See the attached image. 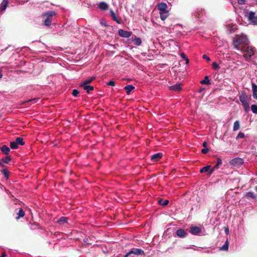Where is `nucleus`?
<instances>
[{
    "label": "nucleus",
    "mask_w": 257,
    "mask_h": 257,
    "mask_svg": "<svg viewBox=\"0 0 257 257\" xmlns=\"http://www.w3.org/2000/svg\"><path fill=\"white\" fill-rule=\"evenodd\" d=\"M239 99L245 111L247 113L249 111L250 109L249 103L247 102V95L245 92H242L239 96Z\"/></svg>",
    "instance_id": "f257e3e1"
},
{
    "label": "nucleus",
    "mask_w": 257,
    "mask_h": 257,
    "mask_svg": "<svg viewBox=\"0 0 257 257\" xmlns=\"http://www.w3.org/2000/svg\"><path fill=\"white\" fill-rule=\"evenodd\" d=\"M55 13L53 11H48L43 16L46 17V19L44 20V24L46 26H49L52 23L53 16L55 15Z\"/></svg>",
    "instance_id": "f03ea898"
},
{
    "label": "nucleus",
    "mask_w": 257,
    "mask_h": 257,
    "mask_svg": "<svg viewBox=\"0 0 257 257\" xmlns=\"http://www.w3.org/2000/svg\"><path fill=\"white\" fill-rule=\"evenodd\" d=\"M245 38L243 37H239L236 39H234L232 42V45H233L234 48L235 49L239 50V46L244 44L245 43Z\"/></svg>",
    "instance_id": "7ed1b4c3"
},
{
    "label": "nucleus",
    "mask_w": 257,
    "mask_h": 257,
    "mask_svg": "<svg viewBox=\"0 0 257 257\" xmlns=\"http://www.w3.org/2000/svg\"><path fill=\"white\" fill-rule=\"evenodd\" d=\"M241 51H244L245 53L243 55V57H244L246 59L250 58L251 56L254 54L253 48L250 47H247L245 50H243L242 49H241Z\"/></svg>",
    "instance_id": "20e7f679"
},
{
    "label": "nucleus",
    "mask_w": 257,
    "mask_h": 257,
    "mask_svg": "<svg viewBox=\"0 0 257 257\" xmlns=\"http://www.w3.org/2000/svg\"><path fill=\"white\" fill-rule=\"evenodd\" d=\"M230 164L235 167H239L243 164V160L240 158H236L230 161Z\"/></svg>",
    "instance_id": "39448f33"
},
{
    "label": "nucleus",
    "mask_w": 257,
    "mask_h": 257,
    "mask_svg": "<svg viewBox=\"0 0 257 257\" xmlns=\"http://www.w3.org/2000/svg\"><path fill=\"white\" fill-rule=\"evenodd\" d=\"M248 21L254 25H257V17H255V13L250 12L248 16Z\"/></svg>",
    "instance_id": "423d86ee"
},
{
    "label": "nucleus",
    "mask_w": 257,
    "mask_h": 257,
    "mask_svg": "<svg viewBox=\"0 0 257 257\" xmlns=\"http://www.w3.org/2000/svg\"><path fill=\"white\" fill-rule=\"evenodd\" d=\"M110 16L112 18V19L116 22L117 24H121L122 23V19L121 18L118 16H116L115 13H114V12L112 10H110Z\"/></svg>",
    "instance_id": "0eeeda50"
},
{
    "label": "nucleus",
    "mask_w": 257,
    "mask_h": 257,
    "mask_svg": "<svg viewBox=\"0 0 257 257\" xmlns=\"http://www.w3.org/2000/svg\"><path fill=\"white\" fill-rule=\"evenodd\" d=\"M118 34L121 37L129 38L131 36L132 33L131 32L124 31L123 29H119L118 31Z\"/></svg>",
    "instance_id": "6e6552de"
},
{
    "label": "nucleus",
    "mask_w": 257,
    "mask_h": 257,
    "mask_svg": "<svg viewBox=\"0 0 257 257\" xmlns=\"http://www.w3.org/2000/svg\"><path fill=\"white\" fill-rule=\"evenodd\" d=\"M130 251L132 254H134L137 255H145V253L144 250L140 248H132Z\"/></svg>",
    "instance_id": "1a4fd4ad"
},
{
    "label": "nucleus",
    "mask_w": 257,
    "mask_h": 257,
    "mask_svg": "<svg viewBox=\"0 0 257 257\" xmlns=\"http://www.w3.org/2000/svg\"><path fill=\"white\" fill-rule=\"evenodd\" d=\"M201 230V228L198 226H191L190 228V232L194 235L198 234Z\"/></svg>",
    "instance_id": "9d476101"
},
{
    "label": "nucleus",
    "mask_w": 257,
    "mask_h": 257,
    "mask_svg": "<svg viewBox=\"0 0 257 257\" xmlns=\"http://www.w3.org/2000/svg\"><path fill=\"white\" fill-rule=\"evenodd\" d=\"M169 89L174 91H180L182 89V84L178 83L169 86Z\"/></svg>",
    "instance_id": "9b49d317"
},
{
    "label": "nucleus",
    "mask_w": 257,
    "mask_h": 257,
    "mask_svg": "<svg viewBox=\"0 0 257 257\" xmlns=\"http://www.w3.org/2000/svg\"><path fill=\"white\" fill-rule=\"evenodd\" d=\"M97 6L98 8L102 11L108 10L109 7L108 5L104 2L99 3Z\"/></svg>",
    "instance_id": "f8f14e48"
},
{
    "label": "nucleus",
    "mask_w": 257,
    "mask_h": 257,
    "mask_svg": "<svg viewBox=\"0 0 257 257\" xmlns=\"http://www.w3.org/2000/svg\"><path fill=\"white\" fill-rule=\"evenodd\" d=\"M80 87H82L84 90H85L87 93H89L90 91H92L94 90L93 86L89 85L88 84H85L83 85V84H80Z\"/></svg>",
    "instance_id": "ddd939ff"
},
{
    "label": "nucleus",
    "mask_w": 257,
    "mask_h": 257,
    "mask_svg": "<svg viewBox=\"0 0 257 257\" xmlns=\"http://www.w3.org/2000/svg\"><path fill=\"white\" fill-rule=\"evenodd\" d=\"M162 154L158 153L152 155L151 156V160L153 162H157L162 158Z\"/></svg>",
    "instance_id": "4468645a"
},
{
    "label": "nucleus",
    "mask_w": 257,
    "mask_h": 257,
    "mask_svg": "<svg viewBox=\"0 0 257 257\" xmlns=\"http://www.w3.org/2000/svg\"><path fill=\"white\" fill-rule=\"evenodd\" d=\"M157 8L160 12H165L167 11V5L165 3H161L159 4L157 6Z\"/></svg>",
    "instance_id": "2eb2a0df"
},
{
    "label": "nucleus",
    "mask_w": 257,
    "mask_h": 257,
    "mask_svg": "<svg viewBox=\"0 0 257 257\" xmlns=\"http://www.w3.org/2000/svg\"><path fill=\"white\" fill-rule=\"evenodd\" d=\"M176 233L177 235L180 237H184L187 234V232L183 229H178Z\"/></svg>",
    "instance_id": "dca6fc26"
},
{
    "label": "nucleus",
    "mask_w": 257,
    "mask_h": 257,
    "mask_svg": "<svg viewBox=\"0 0 257 257\" xmlns=\"http://www.w3.org/2000/svg\"><path fill=\"white\" fill-rule=\"evenodd\" d=\"M1 150L6 155H8L10 152V149L6 145L2 146Z\"/></svg>",
    "instance_id": "f3484780"
},
{
    "label": "nucleus",
    "mask_w": 257,
    "mask_h": 257,
    "mask_svg": "<svg viewBox=\"0 0 257 257\" xmlns=\"http://www.w3.org/2000/svg\"><path fill=\"white\" fill-rule=\"evenodd\" d=\"M159 14L160 16L161 19L163 21L166 20L169 16L168 11L165 12H160Z\"/></svg>",
    "instance_id": "a211bd4d"
},
{
    "label": "nucleus",
    "mask_w": 257,
    "mask_h": 257,
    "mask_svg": "<svg viewBox=\"0 0 257 257\" xmlns=\"http://www.w3.org/2000/svg\"><path fill=\"white\" fill-rule=\"evenodd\" d=\"M9 2L8 0H3L1 5V9L2 11H5L8 6Z\"/></svg>",
    "instance_id": "6ab92c4d"
},
{
    "label": "nucleus",
    "mask_w": 257,
    "mask_h": 257,
    "mask_svg": "<svg viewBox=\"0 0 257 257\" xmlns=\"http://www.w3.org/2000/svg\"><path fill=\"white\" fill-rule=\"evenodd\" d=\"M135 88L132 85H128L124 87V89L126 90L127 94H130L131 92Z\"/></svg>",
    "instance_id": "aec40b11"
},
{
    "label": "nucleus",
    "mask_w": 257,
    "mask_h": 257,
    "mask_svg": "<svg viewBox=\"0 0 257 257\" xmlns=\"http://www.w3.org/2000/svg\"><path fill=\"white\" fill-rule=\"evenodd\" d=\"M12 160V158L11 157V156L10 155H7L6 157L2 158V159H1V161H2L4 163H5V164H9Z\"/></svg>",
    "instance_id": "412c9836"
},
{
    "label": "nucleus",
    "mask_w": 257,
    "mask_h": 257,
    "mask_svg": "<svg viewBox=\"0 0 257 257\" xmlns=\"http://www.w3.org/2000/svg\"><path fill=\"white\" fill-rule=\"evenodd\" d=\"M17 216L16 217V219H19L20 218L24 217L25 213V211L22 208H20L18 212H17Z\"/></svg>",
    "instance_id": "4be33fe9"
},
{
    "label": "nucleus",
    "mask_w": 257,
    "mask_h": 257,
    "mask_svg": "<svg viewBox=\"0 0 257 257\" xmlns=\"http://www.w3.org/2000/svg\"><path fill=\"white\" fill-rule=\"evenodd\" d=\"M96 77L95 76H92L89 79L85 80L81 84H83V85L85 84H88L90 83L91 82H92L94 79H95Z\"/></svg>",
    "instance_id": "5701e85b"
},
{
    "label": "nucleus",
    "mask_w": 257,
    "mask_h": 257,
    "mask_svg": "<svg viewBox=\"0 0 257 257\" xmlns=\"http://www.w3.org/2000/svg\"><path fill=\"white\" fill-rule=\"evenodd\" d=\"M200 83L202 84L210 85L211 84V82L210 81V80L209 79V76H205L204 79L201 81Z\"/></svg>",
    "instance_id": "b1692460"
},
{
    "label": "nucleus",
    "mask_w": 257,
    "mask_h": 257,
    "mask_svg": "<svg viewBox=\"0 0 257 257\" xmlns=\"http://www.w3.org/2000/svg\"><path fill=\"white\" fill-rule=\"evenodd\" d=\"M68 221V218L66 217H61L57 221V223L60 224H62L64 223H67Z\"/></svg>",
    "instance_id": "393cba45"
},
{
    "label": "nucleus",
    "mask_w": 257,
    "mask_h": 257,
    "mask_svg": "<svg viewBox=\"0 0 257 257\" xmlns=\"http://www.w3.org/2000/svg\"><path fill=\"white\" fill-rule=\"evenodd\" d=\"M15 142L18 145L23 146L25 145V142L23 141V139L21 137L17 138L15 141Z\"/></svg>",
    "instance_id": "a878e982"
},
{
    "label": "nucleus",
    "mask_w": 257,
    "mask_h": 257,
    "mask_svg": "<svg viewBox=\"0 0 257 257\" xmlns=\"http://www.w3.org/2000/svg\"><path fill=\"white\" fill-rule=\"evenodd\" d=\"M229 242L227 239L223 246L220 248V250L227 251L228 249Z\"/></svg>",
    "instance_id": "bb28decb"
},
{
    "label": "nucleus",
    "mask_w": 257,
    "mask_h": 257,
    "mask_svg": "<svg viewBox=\"0 0 257 257\" xmlns=\"http://www.w3.org/2000/svg\"><path fill=\"white\" fill-rule=\"evenodd\" d=\"M133 43L136 46H140L142 44V40L140 38L136 37L133 41Z\"/></svg>",
    "instance_id": "cd10ccee"
},
{
    "label": "nucleus",
    "mask_w": 257,
    "mask_h": 257,
    "mask_svg": "<svg viewBox=\"0 0 257 257\" xmlns=\"http://www.w3.org/2000/svg\"><path fill=\"white\" fill-rule=\"evenodd\" d=\"M246 197L247 198H252L253 199H256V196L252 192H248L246 194Z\"/></svg>",
    "instance_id": "c85d7f7f"
},
{
    "label": "nucleus",
    "mask_w": 257,
    "mask_h": 257,
    "mask_svg": "<svg viewBox=\"0 0 257 257\" xmlns=\"http://www.w3.org/2000/svg\"><path fill=\"white\" fill-rule=\"evenodd\" d=\"M240 128L239 122L238 120H236L234 122L233 127V131H236L239 130Z\"/></svg>",
    "instance_id": "c756f323"
},
{
    "label": "nucleus",
    "mask_w": 257,
    "mask_h": 257,
    "mask_svg": "<svg viewBox=\"0 0 257 257\" xmlns=\"http://www.w3.org/2000/svg\"><path fill=\"white\" fill-rule=\"evenodd\" d=\"M210 167H211L210 165H207V166H206L205 167H203L202 168H201L200 169V172L201 173H206V172L209 171Z\"/></svg>",
    "instance_id": "7c9ffc66"
},
{
    "label": "nucleus",
    "mask_w": 257,
    "mask_h": 257,
    "mask_svg": "<svg viewBox=\"0 0 257 257\" xmlns=\"http://www.w3.org/2000/svg\"><path fill=\"white\" fill-rule=\"evenodd\" d=\"M1 172L2 173H3L4 174V175L5 177V178L7 179H8V178H9V171L8 170L6 169H4L3 170H1Z\"/></svg>",
    "instance_id": "2f4dec72"
},
{
    "label": "nucleus",
    "mask_w": 257,
    "mask_h": 257,
    "mask_svg": "<svg viewBox=\"0 0 257 257\" xmlns=\"http://www.w3.org/2000/svg\"><path fill=\"white\" fill-rule=\"evenodd\" d=\"M158 203L159 204H160L162 206H166L169 203V200H163V199H160L158 201Z\"/></svg>",
    "instance_id": "473e14b6"
},
{
    "label": "nucleus",
    "mask_w": 257,
    "mask_h": 257,
    "mask_svg": "<svg viewBox=\"0 0 257 257\" xmlns=\"http://www.w3.org/2000/svg\"><path fill=\"white\" fill-rule=\"evenodd\" d=\"M10 147L12 149H17L18 148V145L15 142H10Z\"/></svg>",
    "instance_id": "72a5a7b5"
},
{
    "label": "nucleus",
    "mask_w": 257,
    "mask_h": 257,
    "mask_svg": "<svg viewBox=\"0 0 257 257\" xmlns=\"http://www.w3.org/2000/svg\"><path fill=\"white\" fill-rule=\"evenodd\" d=\"M212 68L215 70H217L220 68L218 64L215 62H214L212 63Z\"/></svg>",
    "instance_id": "f704fd0d"
},
{
    "label": "nucleus",
    "mask_w": 257,
    "mask_h": 257,
    "mask_svg": "<svg viewBox=\"0 0 257 257\" xmlns=\"http://www.w3.org/2000/svg\"><path fill=\"white\" fill-rule=\"evenodd\" d=\"M222 160L219 158H217V163L214 166L215 168H216L218 169L219 168V166L222 164Z\"/></svg>",
    "instance_id": "c9c22d12"
},
{
    "label": "nucleus",
    "mask_w": 257,
    "mask_h": 257,
    "mask_svg": "<svg viewBox=\"0 0 257 257\" xmlns=\"http://www.w3.org/2000/svg\"><path fill=\"white\" fill-rule=\"evenodd\" d=\"M251 109L252 111L254 113H257V105H256L252 104L251 106Z\"/></svg>",
    "instance_id": "e433bc0d"
},
{
    "label": "nucleus",
    "mask_w": 257,
    "mask_h": 257,
    "mask_svg": "<svg viewBox=\"0 0 257 257\" xmlns=\"http://www.w3.org/2000/svg\"><path fill=\"white\" fill-rule=\"evenodd\" d=\"M245 137V135L244 133L242 132H239V134L237 135L236 139L237 140L238 139H243Z\"/></svg>",
    "instance_id": "4c0bfd02"
},
{
    "label": "nucleus",
    "mask_w": 257,
    "mask_h": 257,
    "mask_svg": "<svg viewBox=\"0 0 257 257\" xmlns=\"http://www.w3.org/2000/svg\"><path fill=\"white\" fill-rule=\"evenodd\" d=\"M79 92L78 90L77 89H73L72 90V95L75 96V97H77L78 94H79Z\"/></svg>",
    "instance_id": "58836bf2"
},
{
    "label": "nucleus",
    "mask_w": 257,
    "mask_h": 257,
    "mask_svg": "<svg viewBox=\"0 0 257 257\" xmlns=\"http://www.w3.org/2000/svg\"><path fill=\"white\" fill-rule=\"evenodd\" d=\"M251 87L252 91H255L257 92V85L255 83H252Z\"/></svg>",
    "instance_id": "ea45409f"
},
{
    "label": "nucleus",
    "mask_w": 257,
    "mask_h": 257,
    "mask_svg": "<svg viewBox=\"0 0 257 257\" xmlns=\"http://www.w3.org/2000/svg\"><path fill=\"white\" fill-rule=\"evenodd\" d=\"M209 152V149L208 148H203L201 150V152L202 154H207Z\"/></svg>",
    "instance_id": "a19ab883"
},
{
    "label": "nucleus",
    "mask_w": 257,
    "mask_h": 257,
    "mask_svg": "<svg viewBox=\"0 0 257 257\" xmlns=\"http://www.w3.org/2000/svg\"><path fill=\"white\" fill-rule=\"evenodd\" d=\"M107 85L109 86H114L115 82L114 81L111 80L107 83Z\"/></svg>",
    "instance_id": "79ce46f5"
},
{
    "label": "nucleus",
    "mask_w": 257,
    "mask_h": 257,
    "mask_svg": "<svg viewBox=\"0 0 257 257\" xmlns=\"http://www.w3.org/2000/svg\"><path fill=\"white\" fill-rule=\"evenodd\" d=\"M217 169L216 168H215V167H214H214H213L211 170H210V169H209V175H211V174L213 173V172L215 170H217Z\"/></svg>",
    "instance_id": "37998d69"
},
{
    "label": "nucleus",
    "mask_w": 257,
    "mask_h": 257,
    "mask_svg": "<svg viewBox=\"0 0 257 257\" xmlns=\"http://www.w3.org/2000/svg\"><path fill=\"white\" fill-rule=\"evenodd\" d=\"M246 0H237L238 4L239 5H243Z\"/></svg>",
    "instance_id": "c03bdc74"
},
{
    "label": "nucleus",
    "mask_w": 257,
    "mask_h": 257,
    "mask_svg": "<svg viewBox=\"0 0 257 257\" xmlns=\"http://www.w3.org/2000/svg\"><path fill=\"white\" fill-rule=\"evenodd\" d=\"M203 58L205 59H206L207 61H210V59L206 55H203Z\"/></svg>",
    "instance_id": "a18cd8bd"
},
{
    "label": "nucleus",
    "mask_w": 257,
    "mask_h": 257,
    "mask_svg": "<svg viewBox=\"0 0 257 257\" xmlns=\"http://www.w3.org/2000/svg\"><path fill=\"white\" fill-rule=\"evenodd\" d=\"M253 97L254 99L257 100V92L253 91Z\"/></svg>",
    "instance_id": "49530a36"
},
{
    "label": "nucleus",
    "mask_w": 257,
    "mask_h": 257,
    "mask_svg": "<svg viewBox=\"0 0 257 257\" xmlns=\"http://www.w3.org/2000/svg\"><path fill=\"white\" fill-rule=\"evenodd\" d=\"M181 56L182 58H183L184 59H185L186 58H187V56L184 53H182L181 54Z\"/></svg>",
    "instance_id": "de8ad7c7"
},
{
    "label": "nucleus",
    "mask_w": 257,
    "mask_h": 257,
    "mask_svg": "<svg viewBox=\"0 0 257 257\" xmlns=\"http://www.w3.org/2000/svg\"><path fill=\"white\" fill-rule=\"evenodd\" d=\"M202 146L204 148H207V143L206 142H204L203 143V144H202Z\"/></svg>",
    "instance_id": "09e8293b"
},
{
    "label": "nucleus",
    "mask_w": 257,
    "mask_h": 257,
    "mask_svg": "<svg viewBox=\"0 0 257 257\" xmlns=\"http://www.w3.org/2000/svg\"><path fill=\"white\" fill-rule=\"evenodd\" d=\"M131 254L130 251H129L124 256V257H128Z\"/></svg>",
    "instance_id": "8fccbe9b"
},
{
    "label": "nucleus",
    "mask_w": 257,
    "mask_h": 257,
    "mask_svg": "<svg viewBox=\"0 0 257 257\" xmlns=\"http://www.w3.org/2000/svg\"><path fill=\"white\" fill-rule=\"evenodd\" d=\"M6 253L5 252H3L2 254V255L0 257H6Z\"/></svg>",
    "instance_id": "3c124183"
},
{
    "label": "nucleus",
    "mask_w": 257,
    "mask_h": 257,
    "mask_svg": "<svg viewBox=\"0 0 257 257\" xmlns=\"http://www.w3.org/2000/svg\"><path fill=\"white\" fill-rule=\"evenodd\" d=\"M36 99V98H34V99H29V100L26 101L25 102V103L28 102H30V101H33V100H35Z\"/></svg>",
    "instance_id": "603ef678"
},
{
    "label": "nucleus",
    "mask_w": 257,
    "mask_h": 257,
    "mask_svg": "<svg viewBox=\"0 0 257 257\" xmlns=\"http://www.w3.org/2000/svg\"><path fill=\"white\" fill-rule=\"evenodd\" d=\"M184 60L186 61V64H188V63H189V59H188V58H186Z\"/></svg>",
    "instance_id": "864d4df0"
},
{
    "label": "nucleus",
    "mask_w": 257,
    "mask_h": 257,
    "mask_svg": "<svg viewBox=\"0 0 257 257\" xmlns=\"http://www.w3.org/2000/svg\"><path fill=\"white\" fill-rule=\"evenodd\" d=\"M2 76H3V75L2 74L1 71H0V78H1L2 77Z\"/></svg>",
    "instance_id": "5fc2aeb1"
},
{
    "label": "nucleus",
    "mask_w": 257,
    "mask_h": 257,
    "mask_svg": "<svg viewBox=\"0 0 257 257\" xmlns=\"http://www.w3.org/2000/svg\"><path fill=\"white\" fill-rule=\"evenodd\" d=\"M255 192L257 193V186L254 187Z\"/></svg>",
    "instance_id": "6e6d98bb"
},
{
    "label": "nucleus",
    "mask_w": 257,
    "mask_h": 257,
    "mask_svg": "<svg viewBox=\"0 0 257 257\" xmlns=\"http://www.w3.org/2000/svg\"><path fill=\"white\" fill-rule=\"evenodd\" d=\"M225 231H226V232H228V229L227 228V229L225 230Z\"/></svg>",
    "instance_id": "4d7b16f0"
},
{
    "label": "nucleus",
    "mask_w": 257,
    "mask_h": 257,
    "mask_svg": "<svg viewBox=\"0 0 257 257\" xmlns=\"http://www.w3.org/2000/svg\"><path fill=\"white\" fill-rule=\"evenodd\" d=\"M256 175H257V173L256 174Z\"/></svg>",
    "instance_id": "13d9d810"
}]
</instances>
